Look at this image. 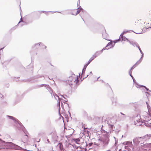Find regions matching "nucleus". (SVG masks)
Returning a JSON list of instances; mask_svg holds the SVG:
<instances>
[{"instance_id": "nucleus-1", "label": "nucleus", "mask_w": 151, "mask_h": 151, "mask_svg": "<svg viewBox=\"0 0 151 151\" xmlns=\"http://www.w3.org/2000/svg\"><path fill=\"white\" fill-rule=\"evenodd\" d=\"M66 82L67 85L70 86H77L78 85V76L74 74H72L68 78Z\"/></svg>"}, {"instance_id": "nucleus-2", "label": "nucleus", "mask_w": 151, "mask_h": 151, "mask_svg": "<svg viewBox=\"0 0 151 151\" xmlns=\"http://www.w3.org/2000/svg\"><path fill=\"white\" fill-rule=\"evenodd\" d=\"M81 10V9L80 8L73 9L71 11V13L73 15H76L79 14Z\"/></svg>"}, {"instance_id": "nucleus-3", "label": "nucleus", "mask_w": 151, "mask_h": 151, "mask_svg": "<svg viewBox=\"0 0 151 151\" xmlns=\"http://www.w3.org/2000/svg\"><path fill=\"white\" fill-rule=\"evenodd\" d=\"M97 56V55L96 53H95L93 55L92 57L90 58L88 61V63L87 64V65H88L93 60L96 58Z\"/></svg>"}, {"instance_id": "nucleus-4", "label": "nucleus", "mask_w": 151, "mask_h": 151, "mask_svg": "<svg viewBox=\"0 0 151 151\" xmlns=\"http://www.w3.org/2000/svg\"><path fill=\"white\" fill-rule=\"evenodd\" d=\"M143 22L142 21V20L139 19H136L135 20V25H137L141 24Z\"/></svg>"}, {"instance_id": "nucleus-5", "label": "nucleus", "mask_w": 151, "mask_h": 151, "mask_svg": "<svg viewBox=\"0 0 151 151\" xmlns=\"http://www.w3.org/2000/svg\"><path fill=\"white\" fill-rule=\"evenodd\" d=\"M144 27L146 29H148L149 28H151V25L149 23H147L145 22L144 23Z\"/></svg>"}, {"instance_id": "nucleus-6", "label": "nucleus", "mask_w": 151, "mask_h": 151, "mask_svg": "<svg viewBox=\"0 0 151 151\" xmlns=\"http://www.w3.org/2000/svg\"><path fill=\"white\" fill-rule=\"evenodd\" d=\"M145 114H146L147 115H145V117H144V120L145 121H148L150 119L148 116V115L147 113H145Z\"/></svg>"}, {"instance_id": "nucleus-7", "label": "nucleus", "mask_w": 151, "mask_h": 151, "mask_svg": "<svg viewBox=\"0 0 151 151\" xmlns=\"http://www.w3.org/2000/svg\"><path fill=\"white\" fill-rule=\"evenodd\" d=\"M73 140L77 144L79 145L80 143L79 142H80V139L78 138L77 139H73Z\"/></svg>"}, {"instance_id": "nucleus-8", "label": "nucleus", "mask_w": 151, "mask_h": 151, "mask_svg": "<svg viewBox=\"0 0 151 151\" xmlns=\"http://www.w3.org/2000/svg\"><path fill=\"white\" fill-rule=\"evenodd\" d=\"M140 138H142V139H144V140H145L149 139L148 135H145L143 137H141Z\"/></svg>"}, {"instance_id": "nucleus-9", "label": "nucleus", "mask_w": 151, "mask_h": 151, "mask_svg": "<svg viewBox=\"0 0 151 151\" xmlns=\"http://www.w3.org/2000/svg\"><path fill=\"white\" fill-rule=\"evenodd\" d=\"M104 133H106L108 134H109L110 133H111V131L109 130H107L106 131H104Z\"/></svg>"}, {"instance_id": "nucleus-10", "label": "nucleus", "mask_w": 151, "mask_h": 151, "mask_svg": "<svg viewBox=\"0 0 151 151\" xmlns=\"http://www.w3.org/2000/svg\"><path fill=\"white\" fill-rule=\"evenodd\" d=\"M113 126L112 125H110L109 124V127H110V128H112Z\"/></svg>"}, {"instance_id": "nucleus-11", "label": "nucleus", "mask_w": 151, "mask_h": 151, "mask_svg": "<svg viewBox=\"0 0 151 151\" xmlns=\"http://www.w3.org/2000/svg\"><path fill=\"white\" fill-rule=\"evenodd\" d=\"M9 117H10V118L11 119H14V117L12 116H8Z\"/></svg>"}, {"instance_id": "nucleus-12", "label": "nucleus", "mask_w": 151, "mask_h": 151, "mask_svg": "<svg viewBox=\"0 0 151 151\" xmlns=\"http://www.w3.org/2000/svg\"><path fill=\"white\" fill-rule=\"evenodd\" d=\"M111 42H109L107 46L110 45H111Z\"/></svg>"}, {"instance_id": "nucleus-13", "label": "nucleus", "mask_w": 151, "mask_h": 151, "mask_svg": "<svg viewBox=\"0 0 151 151\" xmlns=\"http://www.w3.org/2000/svg\"><path fill=\"white\" fill-rule=\"evenodd\" d=\"M142 86L145 88L147 91H148L149 90V89H147L145 86Z\"/></svg>"}, {"instance_id": "nucleus-14", "label": "nucleus", "mask_w": 151, "mask_h": 151, "mask_svg": "<svg viewBox=\"0 0 151 151\" xmlns=\"http://www.w3.org/2000/svg\"><path fill=\"white\" fill-rule=\"evenodd\" d=\"M43 12V13L45 14L46 13V12L45 11H43V12Z\"/></svg>"}, {"instance_id": "nucleus-15", "label": "nucleus", "mask_w": 151, "mask_h": 151, "mask_svg": "<svg viewBox=\"0 0 151 151\" xmlns=\"http://www.w3.org/2000/svg\"><path fill=\"white\" fill-rule=\"evenodd\" d=\"M121 114H122V115H124V114L122 113H121Z\"/></svg>"}, {"instance_id": "nucleus-16", "label": "nucleus", "mask_w": 151, "mask_h": 151, "mask_svg": "<svg viewBox=\"0 0 151 151\" xmlns=\"http://www.w3.org/2000/svg\"><path fill=\"white\" fill-rule=\"evenodd\" d=\"M61 145H60V148Z\"/></svg>"}, {"instance_id": "nucleus-17", "label": "nucleus", "mask_w": 151, "mask_h": 151, "mask_svg": "<svg viewBox=\"0 0 151 151\" xmlns=\"http://www.w3.org/2000/svg\"><path fill=\"white\" fill-rule=\"evenodd\" d=\"M44 46L45 47V48H46V47H45V46Z\"/></svg>"}, {"instance_id": "nucleus-18", "label": "nucleus", "mask_w": 151, "mask_h": 151, "mask_svg": "<svg viewBox=\"0 0 151 151\" xmlns=\"http://www.w3.org/2000/svg\"><path fill=\"white\" fill-rule=\"evenodd\" d=\"M122 37H123V36H122L121 38H122Z\"/></svg>"}]
</instances>
